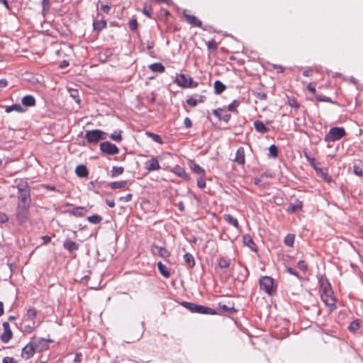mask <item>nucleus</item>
Returning a JSON list of instances; mask_svg holds the SVG:
<instances>
[{
    "label": "nucleus",
    "instance_id": "f257e3e1",
    "mask_svg": "<svg viewBox=\"0 0 363 363\" xmlns=\"http://www.w3.org/2000/svg\"><path fill=\"white\" fill-rule=\"evenodd\" d=\"M320 293L322 301L333 310L335 308V299L330 283L327 280L320 281Z\"/></svg>",
    "mask_w": 363,
    "mask_h": 363
},
{
    "label": "nucleus",
    "instance_id": "f03ea898",
    "mask_svg": "<svg viewBox=\"0 0 363 363\" xmlns=\"http://www.w3.org/2000/svg\"><path fill=\"white\" fill-rule=\"evenodd\" d=\"M16 187L18 189V204L24 206H30V189L28 187V182L23 179H21L18 182Z\"/></svg>",
    "mask_w": 363,
    "mask_h": 363
},
{
    "label": "nucleus",
    "instance_id": "7ed1b4c3",
    "mask_svg": "<svg viewBox=\"0 0 363 363\" xmlns=\"http://www.w3.org/2000/svg\"><path fill=\"white\" fill-rule=\"evenodd\" d=\"M346 135L344 128L333 127L331 128L328 133L325 135V141L327 143L339 140Z\"/></svg>",
    "mask_w": 363,
    "mask_h": 363
},
{
    "label": "nucleus",
    "instance_id": "20e7f679",
    "mask_svg": "<svg viewBox=\"0 0 363 363\" xmlns=\"http://www.w3.org/2000/svg\"><path fill=\"white\" fill-rule=\"evenodd\" d=\"M175 82L183 88L196 87L198 86L197 82H194L191 77L184 74H177Z\"/></svg>",
    "mask_w": 363,
    "mask_h": 363
},
{
    "label": "nucleus",
    "instance_id": "39448f33",
    "mask_svg": "<svg viewBox=\"0 0 363 363\" xmlns=\"http://www.w3.org/2000/svg\"><path fill=\"white\" fill-rule=\"evenodd\" d=\"M105 133L99 129L87 130L85 134V138L89 143H96L99 140L105 139Z\"/></svg>",
    "mask_w": 363,
    "mask_h": 363
},
{
    "label": "nucleus",
    "instance_id": "423d86ee",
    "mask_svg": "<svg viewBox=\"0 0 363 363\" xmlns=\"http://www.w3.org/2000/svg\"><path fill=\"white\" fill-rule=\"evenodd\" d=\"M274 286V279L270 277L264 276L259 279L260 289L264 291L267 294H272Z\"/></svg>",
    "mask_w": 363,
    "mask_h": 363
},
{
    "label": "nucleus",
    "instance_id": "0eeeda50",
    "mask_svg": "<svg viewBox=\"0 0 363 363\" xmlns=\"http://www.w3.org/2000/svg\"><path fill=\"white\" fill-rule=\"evenodd\" d=\"M100 150L102 152L114 155L118 153L119 149L117 146L109 141L103 142L100 144Z\"/></svg>",
    "mask_w": 363,
    "mask_h": 363
},
{
    "label": "nucleus",
    "instance_id": "6e6552de",
    "mask_svg": "<svg viewBox=\"0 0 363 363\" xmlns=\"http://www.w3.org/2000/svg\"><path fill=\"white\" fill-rule=\"evenodd\" d=\"M31 341L33 343L35 352H42L47 350L49 347V342H51L50 340L36 337L32 338Z\"/></svg>",
    "mask_w": 363,
    "mask_h": 363
},
{
    "label": "nucleus",
    "instance_id": "1a4fd4ad",
    "mask_svg": "<svg viewBox=\"0 0 363 363\" xmlns=\"http://www.w3.org/2000/svg\"><path fill=\"white\" fill-rule=\"evenodd\" d=\"M28 208L29 206H24L21 204L18 205L16 217L21 224L26 223L28 219Z\"/></svg>",
    "mask_w": 363,
    "mask_h": 363
},
{
    "label": "nucleus",
    "instance_id": "9d476101",
    "mask_svg": "<svg viewBox=\"0 0 363 363\" xmlns=\"http://www.w3.org/2000/svg\"><path fill=\"white\" fill-rule=\"evenodd\" d=\"M33 343L30 340L22 350V357L26 359L31 358L35 353Z\"/></svg>",
    "mask_w": 363,
    "mask_h": 363
},
{
    "label": "nucleus",
    "instance_id": "9b49d317",
    "mask_svg": "<svg viewBox=\"0 0 363 363\" xmlns=\"http://www.w3.org/2000/svg\"><path fill=\"white\" fill-rule=\"evenodd\" d=\"M4 333L1 334V341L8 342L13 337V333L10 328L9 324L7 322L3 323Z\"/></svg>",
    "mask_w": 363,
    "mask_h": 363
},
{
    "label": "nucleus",
    "instance_id": "f8f14e48",
    "mask_svg": "<svg viewBox=\"0 0 363 363\" xmlns=\"http://www.w3.org/2000/svg\"><path fill=\"white\" fill-rule=\"evenodd\" d=\"M145 168L149 172L158 170L160 169V164L156 157H152L145 162Z\"/></svg>",
    "mask_w": 363,
    "mask_h": 363
},
{
    "label": "nucleus",
    "instance_id": "ddd939ff",
    "mask_svg": "<svg viewBox=\"0 0 363 363\" xmlns=\"http://www.w3.org/2000/svg\"><path fill=\"white\" fill-rule=\"evenodd\" d=\"M196 313L200 314H209V315H216L217 314V312L208 306H201V305H196Z\"/></svg>",
    "mask_w": 363,
    "mask_h": 363
},
{
    "label": "nucleus",
    "instance_id": "4468645a",
    "mask_svg": "<svg viewBox=\"0 0 363 363\" xmlns=\"http://www.w3.org/2000/svg\"><path fill=\"white\" fill-rule=\"evenodd\" d=\"M151 250L152 251L153 253H155L157 251L159 256H160L161 257H163V258H167L170 255L169 251L166 248L162 247H159L156 245H152Z\"/></svg>",
    "mask_w": 363,
    "mask_h": 363
},
{
    "label": "nucleus",
    "instance_id": "2eb2a0df",
    "mask_svg": "<svg viewBox=\"0 0 363 363\" xmlns=\"http://www.w3.org/2000/svg\"><path fill=\"white\" fill-rule=\"evenodd\" d=\"M184 16L189 24L198 28L202 26V22L196 16L186 13H184Z\"/></svg>",
    "mask_w": 363,
    "mask_h": 363
},
{
    "label": "nucleus",
    "instance_id": "dca6fc26",
    "mask_svg": "<svg viewBox=\"0 0 363 363\" xmlns=\"http://www.w3.org/2000/svg\"><path fill=\"white\" fill-rule=\"evenodd\" d=\"M21 106L23 107H31L35 105V99L32 95H26L21 99Z\"/></svg>",
    "mask_w": 363,
    "mask_h": 363
},
{
    "label": "nucleus",
    "instance_id": "f3484780",
    "mask_svg": "<svg viewBox=\"0 0 363 363\" xmlns=\"http://www.w3.org/2000/svg\"><path fill=\"white\" fill-rule=\"evenodd\" d=\"M63 247L65 250H68L69 252H73L76 251L79 248V245L69 239H67L64 241Z\"/></svg>",
    "mask_w": 363,
    "mask_h": 363
},
{
    "label": "nucleus",
    "instance_id": "a211bd4d",
    "mask_svg": "<svg viewBox=\"0 0 363 363\" xmlns=\"http://www.w3.org/2000/svg\"><path fill=\"white\" fill-rule=\"evenodd\" d=\"M235 161L240 164H244L245 162V150L242 147H240L235 154Z\"/></svg>",
    "mask_w": 363,
    "mask_h": 363
},
{
    "label": "nucleus",
    "instance_id": "6ab92c4d",
    "mask_svg": "<svg viewBox=\"0 0 363 363\" xmlns=\"http://www.w3.org/2000/svg\"><path fill=\"white\" fill-rule=\"evenodd\" d=\"M5 111L6 113H10L11 111H16L18 113H24L26 111V108L23 107L21 104H15L11 106H6Z\"/></svg>",
    "mask_w": 363,
    "mask_h": 363
},
{
    "label": "nucleus",
    "instance_id": "aec40b11",
    "mask_svg": "<svg viewBox=\"0 0 363 363\" xmlns=\"http://www.w3.org/2000/svg\"><path fill=\"white\" fill-rule=\"evenodd\" d=\"M303 207L302 201H296L294 203H290L287 208V212L289 213H293L299 211H301Z\"/></svg>",
    "mask_w": 363,
    "mask_h": 363
},
{
    "label": "nucleus",
    "instance_id": "412c9836",
    "mask_svg": "<svg viewBox=\"0 0 363 363\" xmlns=\"http://www.w3.org/2000/svg\"><path fill=\"white\" fill-rule=\"evenodd\" d=\"M86 211H87L86 208L82 206H77L72 208V210H69L68 213L74 216L82 217L86 213Z\"/></svg>",
    "mask_w": 363,
    "mask_h": 363
},
{
    "label": "nucleus",
    "instance_id": "4be33fe9",
    "mask_svg": "<svg viewBox=\"0 0 363 363\" xmlns=\"http://www.w3.org/2000/svg\"><path fill=\"white\" fill-rule=\"evenodd\" d=\"M223 219L225 222H227L228 224L233 225L236 229L239 228L240 225H239L238 220H237V218H234L230 214H225L223 216Z\"/></svg>",
    "mask_w": 363,
    "mask_h": 363
},
{
    "label": "nucleus",
    "instance_id": "5701e85b",
    "mask_svg": "<svg viewBox=\"0 0 363 363\" xmlns=\"http://www.w3.org/2000/svg\"><path fill=\"white\" fill-rule=\"evenodd\" d=\"M254 127L255 130L260 133H266L269 132V128L261 121H256L254 122Z\"/></svg>",
    "mask_w": 363,
    "mask_h": 363
},
{
    "label": "nucleus",
    "instance_id": "b1692460",
    "mask_svg": "<svg viewBox=\"0 0 363 363\" xmlns=\"http://www.w3.org/2000/svg\"><path fill=\"white\" fill-rule=\"evenodd\" d=\"M243 242L246 246L249 247L252 250L257 252L256 245L253 242V240L250 235L246 234L243 236Z\"/></svg>",
    "mask_w": 363,
    "mask_h": 363
},
{
    "label": "nucleus",
    "instance_id": "393cba45",
    "mask_svg": "<svg viewBox=\"0 0 363 363\" xmlns=\"http://www.w3.org/2000/svg\"><path fill=\"white\" fill-rule=\"evenodd\" d=\"M76 174L79 177H86L88 176V170L85 165L80 164L77 166L75 169Z\"/></svg>",
    "mask_w": 363,
    "mask_h": 363
},
{
    "label": "nucleus",
    "instance_id": "a878e982",
    "mask_svg": "<svg viewBox=\"0 0 363 363\" xmlns=\"http://www.w3.org/2000/svg\"><path fill=\"white\" fill-rule=\"evenodd\" d=\"M172 172L183 179L188 177V174H186L185 169L179 165L174 166L172 169Z\"/></svg>",
    "mask_w": 363,
    "mask_h": 363
},
{
    "label": "nucleus",
    "instance_id": "bb28decb",
    "mask_svg": "<svg viewBox=\"0 0 363 363\" xmlns=\"http://www.w3.org/2000/svg\"><path fill=\"white\" fill-rule=\"evenodd\" d=\"M225 89L226 86L220 80H216L214 82V92L216 94H221Z\"/></svg>",
    "mask_w": 363,
    "mask_h": 363
},
{
    "label": "nucleus",
    "instance_id": "cd10ccee",
    "mask_svg": "<svg viewBox=\"0 0 363 363\" xmlns=\"http://www.w3.org/2000/svg\"><path fill=\"white\" fill-rule=\"evenodd\" d=\"M37 312L34 309H28L23 317V323H27L28 321H32L36 317Z\"/></svg>",
    "mask_w": 363,
    "mask_h": 363
},
{
    "label": "nucleus",
    "instance_id": "c85d7f7f",
    "mask_svg": "<svg viewBox=\"0 0 363 363\" xmlns=\"http://www.w3.org/2000/svg\"><path fill=\"white\" fill-rule=\"evenodd\" d=\"M107 26L106 21L105 20L101 21H95L93 22L94 30L99 32H101L103 29H104Z\"/></svg>",
    "mask_w": 363,
    "mask_h": 363
},
{
    "label": "nucleus",
    "instance_id": "c756f323",
    "mask_svg": "<svg viewBox=\"0 0 363 363\" xmlns=\"http://www.w3.org/2000/svg\"><path fill=\"white\" fill-rule=\"evenodd\" d=\"M184 260L186 263V264L190 267L193 268L195 265V260L193 255L189 252H186L184 255Z\"/></svg>",
    "mask_w": 363,
    "mask_h": 363
},
{
    "label": "nucleus",
    "instance_id": "7c9ffc66",
    "mask_svg": "<svg viewBox=\"0 0 363 363\" xmlns=\"http://www.w3.org/2000/svg\"><path fill=\"white\" fill-rule=\"evenodd\" d=\"M190 167L191 170L196 174L201 176V177H203L205 176V170L199 164L192 162L191 164L190 165Z\"/></svg>",
    "mask_w": 363,
    "mask_h": 363
},
{
    "label": "nucleus",
    "instance_id": "2f4dec72",
    "mask_svg": "<svg viewBox=\"0 0 363 363\" xmlns=\"http://www.w3.org/2000/svg\"><path fill=\"white\" fill-rule=\"evenodd\" d=\"M149 68L154 72L162 73L165 68L162 63L155 62L149 65Z\"/></svg>",
    "mask_w": 363,
    "mask_h": 363
},
{
    "label": "nucleus",
    "instance_id": "473e14b6",
    "mask_svg": "<svg viewBox=\"0 0 363 363\" xmlns=\"http://www.w3.org/2000/svg\"><path fill=\"white\" fill-rule=\"evenodd\" d=\"M157 267H158V269L160 271V272L161 273V274L165 277V278H168L170 277V272L168 270V269L166 267V266L164 264H163L161 262H159L157 263Z\"/></svg>",
    "mask_w": 363,
    "mask_h": 363
},
{
    "label": "nucleus",
    "instance_id": "72a5a7b5",
    "mask_svg": "<svg viewBox=\"0 0 363 363\" xmlns=\"http://www.w3.org/2000/svg\"><path fill=\"white\" fill-rule=\"evenodd\" d=\"M219 308L224 313H235L236 310L233 307V306H228L222 303H218Z\"/></svg>",
    "mask_w": 363,
    "mask_h": 363
},
{
    "label": "nucleus",
    "instance_id": "f704fd0d",
    "mask_svg": "<svg viewBox=\"0 0 363 363\" xmlns=\"http://www.w3.org/2000/svg\"><path fill=\"white\" fill-rule=\"evenodd\" d=\"M127 185V181L113 182L109 184V186L113 189H122Z\"/></svg>",
    "mask_w": 363,
    "mask_h": 363
},
{
    "label": "nucleus",
    "instance_id": "c9c22d12",
    "mask_svg": "<svg viewBox=\"0 0 363 363\" xmlns=\"http://www.w3.org/2000/svg\"><path fill=\"white\" fill-rule=\"evenodd\" d=\"M145 134L147 135L148 138H151L154 142H155L158 144L163 143V141L159 135L154 133H151V132H146Z\"/></svg>",
    "mask_w": 363,
    "mask_h": 363
},
{
    "label": "nucleus",
    "instance_id": "e433bc0d",
    "mask_svg": "<svg viewBox=\"0 0 363 363\" xmlns=\"http://www.w3.org/2000/svg\"><path fill=\"white\" fill-rule=\"evenodd\" d=\"M230 266V260L225 257H220L218 259V267L220 269H228Z\"/></svg>",
    "mask_w": 363,
    "mask_h": 363
},
{
    "label": "nucleus",
    "instance_id": "4c0bfd02",
    "mask_svg": "<svg viewBox=\"0 0 363 363\" xmlns=\"http://www.w3.org/2000/svg\"><path fill=\"white\" fill-rule=\"evenodd\" d=\"M88 221L93 224H99L102 220V217L99 215H92L87 218Z\"/></svg>",
    "mask_w": 363,
    "mask_h": 363
},
{
    "label": "nucleus",
    "instance_id": "58836bf2",
    "mask_svg": "<svg viewBox=\"0 0 363 363\" xmlns=\"http://www.w3.org/2000/svg\"><path fill=\"white\" fill-rule=\"evenodd\" d=\"M182 305L192 313L196 312V305L194 303L183 301Z\"/></svg>",
    "mask_w": 363,
    "mask_h": 363
},
{
    "label": "nucleus",
    "instance_id": "ea45409f",
    "mask_svg": "<svg viewBox=\"0 0 363 363\" xmlns=\"http://www.w3.org/2000/svg\"><path fill=\"white\" fill-rule=\"evenodd\" d=\"M284 244L287 246L292 247L294 243V235L288 234L284 238Z\"/></svg>",
    "mask_w": 363,
    "mask_h": 363
},
{
    "label": "nucleus",
    "instance_id": "a19ab883",
    "mask_svg": "<svg viewBox=\"0 0 363 363\" xmlns=\"http://www.w3.org/2000/svg\"><path fill=\"white\" fill-rule=\"evenodd\" d=\"M124 171V169L123 167H113L111 169V176L113 177H116L118 175L121 174Z\"/></svg>",
    "mask_w": 363,
    "mask_h": 363
},
{
    "label": "nucleus",
    "instance_id": "79ce46f5",
    "mask_svg": "<svg viewBox=\"0 0 363 363\" xmlns=\"http://www.w3.org/2000/svg\"><path fill=\"white\" fill-rule=\"evenodd\" d=\"M43 13L45 15L50 9V0H42Z\"/></svg>",
    "mask_w": 363,
    "mask_h": 363
},
{
    "label": "nucleus",
    "instance_id": "37998d69",
    "mask_svg": "<svg viewBox=\"0 0 363 363\" xmlns=\"http://www.w3.org/2000/svg\"><path fill=\"white\" fill-rule=\"evenodd\" d=\"M315 99L318 101H323V102H328V103H333L331 99L326 96L323 95H316L315 96Z\"/></svg>",
    "mask_w": 363,
    "mask_h": 363
},
{
    "label": "nucleus",
    "instance_id": "c03bdc74",
    "mask_svg": "<svg viewBox=\"0 0 363 363\" xmlns=\"http://www.w3.org/2000/svg\"><path fill=\"white\" fill-rule=\"evenodd\" d=\"M269 155L272 157H277L278 156V149L275 145H272L269 148Z\"/></svg>",
    "mask_w": 363,
    "mask_h": 363
},
{
    "label": "nucleus",
    "instance_id": "a18cd8bd",
    "mask_svg": "<svg viewBox=\"0 0 363 363\" xmlns=\"http://www.w3.org/2000/svg\"><path fill=\"white\" fill-rule=\"evenodd\" d=\"M24 325H23V330L24 332L27 333H30L33 331L34 328H35V323H33V324H26V323H23Z\"/></svg>",
    "mask_w": 363,
    "mask_h": 363
},
{
    "label": "nucleus",
    "instance_id": "49530a36",
    "mask_svg": "<svg viewBox=\"0 0 363 363\" xmlns=\"http://www.w3.org/2000/svg\"><path fill=\"white\" fill-rule=\"evenodd\" d=\"M359 328V323L358 320H354L348 326V329L351 332L356 331Z\"/></svg>",
    "mask_w": 363,
    "mask_h": 363
},
{
    "label": "nucleus",
    "instance_id": "de8ad7c7",
    "mask_svg": "<svg viewBox=\"0 0 363 363\" xmlns=\"http://www.w3.org/2000/svg\"><path fill=\"white\" fill-rule=\"evenodd\" d=\"M143 13L148 18H152V9L150 6H145L143 9Z\"/></svg>",
    "mask_w": 363,
    "mask_h": 363
},
{
    "label": "nucleus",
    "instance_id": "09e8293b",
    "mask_svg": "<svg viewBox=\"0 0 363 363\" xmlns=\"http://www.w3.org/2000/svg\"><path fill=\"white\" fill-rule=\"evenodd\" d=\"M110 138L114 140V141H116V142H121L122 140H123V138L121 135V133H117V132H114L113 133Z\"/></svg>",
    "mask_w": 363,
    "mask_h": 363
},
{
    "label": "nucleus",
    "instance_id": "8fccbe9b",
    "mask_svg": "<svg viewBox=\"0 0 363 363\" xmlns=\"http://www.w3.org/2000/svg\"><path fill=\"white\" fill-rule=\"evenodd\" d=\"M70 96L75 99V101L78 104L80 102V99L79 98V93L78 91L76 89H72L70 90Z\"/></svg>",
    "mask_w": 363,
    "mask_h": 363
},
{
    "label": "nucleus",
    "instance_id": "3c124183",
    "mask_svg": "<svg viewBox=\"0 0 363 363\" xmlns=\"http://www.w3.org/2000/svg\"><path fill=\"white\" fill-rule=\"evenodd\" d=\"M186 103L191 107H195L198 104V101L193 96H191L186 99Z\"/></svg>",
    "mask_w": 363,
    "mask_h": 363
},
{
    "label": "nucleus",
    "instance_id": "603ef678",
    "mask_svg": "<svg viewBox=\"0 0 363 363\" xmlns=\"http://www.w3.org/2000/svg\"><path fill=\"white\" fill-rule=\"evenodd\" d=\"M129 28L131 30H135L138 28V21L135 18H133L129 21Z\"/></svg>",
    "mask_w": 363,
    "mask_h": 363
},
{
    "label": "nucleus",
    "instance_id": "864d4df0",
    "mask_svg": "<svg viewBox=\"0 0 363 363\" xmlns=\"http://www.w3.org/2000/svg\"><path fill=\"white\" fill-rule=\"evenodd\" d=\"M288 102H289V105L291 107H293V108H299V104H298V102L296 101V100L294 98H289L288 99Z\"/></svg>",
    "mask_w": 363,
    "mask_h": 363
},
{
    "label": "nucleus",
    "instance_id": "5fc2aeb1",
    "mask_svg": "<svg viewBox=\"0 0 363 363\" xmlns=\"http://www.w3.org/2000/svg\"><path fill=\"white\" fill-rule=\"evenodd\" d=\"M238 104V103L236 100L233 101L231 104H230L228 105V111H232V112L236 111Z\"/></svg>",
    "mask_w": 363,
    "mask_h": 363
},
{
    "label": "nucleus",
    "instance_id": "6e6d98bb",
    "mask_svg": "<svg viewBox=\"0 0 363 363\" xmlns=\"http://www.w3.org/2000/svg\"><path fill=\"white\" fill-rule=\"evenodd\" d=\"M298 267L303 272H306L307 268H308V265L306 263L305 261L303 260H300L298 262Z\"/></svg>",
    "mask_w": 363,
    "mask_h": 363
},
{
    "label": "nucleus",
    "instance_id": "4d7b16f0",
    "mask_svg": "<svg viewBox=\"0 0 363 363\" xmlns=\"http://www.w3.org/2000/svg\"><path fill=\"white\" fill-rule=\"evenodd\" d=\"M207 47L209 50H216L218 48V45L213 40H212L208 42Z\"/></svg>",
    "mask_w": 363,
    "mask_h": 363
},
{
    "label": "nucleus",
    "instance_id": "13d9d810",
    "mask_svg": "<svg viewBox=\"0 0 363 363\" xmlns=\"http://www.w3.org/2000/svg\"><path fill=\"white\" fill-rule=\"evenodd\" d=\"M223 111V109L222 108H217V109H214L213 111V114L218 118V120H222V115H221V112Z\"/></svg>",
    "mask_w": 363,
    "mask_h": 363
},
{
    "label": "nucleus",
    "instance_id": "bf43d9fd",
    "mask_svg": "<svg viewBox=\"0 0 363 363\" xmlns=\"http://www.w3.org/2000/svg\"><path fill=\"white\" fill-rule=\"evenodd\" d=\"M354 173L356 175L361 177L363 175V170L360 167L354 165Z\"/></svg>",
    "mask_w": 363,
    "mask_h": 363
},
{
    "label": "nucleus",
    "instance_id": "052dcab7",
    "mask_svg": "<svg viewBox=\"0 0 363 363\" xmlns=\"http://www.w3.org/2000/svg\"><path fill=\"white\" fill-rule=\"evenodd\" d=\"M321 177L328 183L332 181L331 177L324 171H321Z\"/></svg>",
    "mask_w": 363,
    "mask_h": 363
},
{
    "label": "nucleus",
    "instance_id": "680f3d73",
    "mask_svg": "<svg viewBox=\"0 0 363 363\" xmlns=\"http://www.w3.org/2000/svg\"><path fill=\"white\" fill-rule=\"evenodd\" d=\"M132 198H133V195L131 194H128L124 196H121L119 198V201L128 202V201H131Z\"/></svg>",
    "mask_w": 363,
    "mask_h": 363
},
{
    "label": "nucleus",
    "instance_id": "e2e57ef3",
    "mask_svg": "<svg viewBox=\"0 0 363 363\" xmlns=\"http://www.w3.org/2000/svg\"><path fill=\"white\" fill-rule=\"evenodd\" d=\"M286 271L289 274L296 276L298 279H301L300 276L298 274V273L296 272V271L294 269H293L291 267H288V268H286Z\"/></svg>",
    "mask_w": 363,
    "mask_h": 363
},
{
    "label": "nucleus",
    "instance_id": "0e129e2a",
    "mask_svg": "<svg viewBox=\"0 0 363 363\" xmlns=\"http://www.w3.org/2000/svg\"><path fill=\"white\" fill-rule=\"evenodd\" d=\"M184 124L186 128H191L192 126L191 120L189 118L186 117L184 121Z\"/></svg>",
    "mask_w": 363,
    "mask_h": 363
},
{
    "label": "nucleus",
    "instance_id": "69168bd1",
    "mask_svg": "<svg viewBox=\"0 0 363 363\" xmlns=\"http://www.w3.org/2000/svg\"><path fill=\"white\" fill-rule=\"evenodd\" d=\"M3 363H16V361L10 357H6L2 360Z\"/></svg>",
    "mask_w": 363,
    "mask_h": 363
},
{
    "label": "nucleus",
    "instance_id": "338daca9",
    "mask_svg": "<svg viewBox=\"0 0 363 363\" xmlns=\"http://www.w3.org/2000/svg\"><path fill=\"white\" fill-rule=\"evenodd\" d=\"M82 354L81 352H77L74 355V362H81L82 361Z\"/></svg>",
    "mask_w": 363,
    "mask_h": 363
},
{
    "label": "nucleus",
    "instance_id": "774afa93",
    "mask_svg": "<svg viewBox=\"0 0 363 363\" xmlns=\"http://www.w3.org/2000/svg\"><path fill=\"white\" fill-rule=\"evenodd\" d=\"M197 185L199 188L203 189L206 187V182L203 179H198Z\"/></svg>",
    "mask_w": 363,
    "mask_h": 363
}]
</instances>
